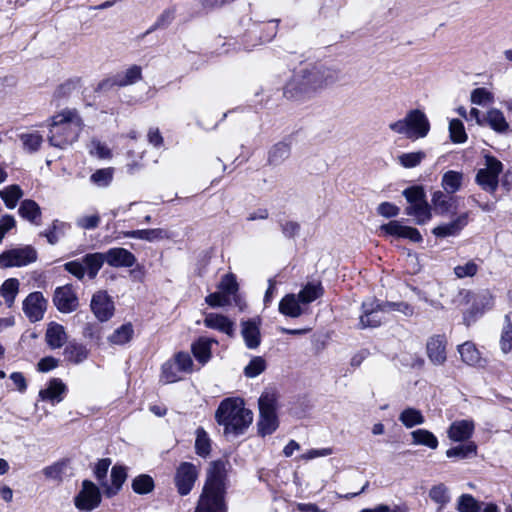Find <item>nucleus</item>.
Returning <instances> with one entry per match:
<instances>
[{
    "label": "nucleus",
    "instance_id": "obj_50",
    "mask_svg": "<svg viewBox=\"0 0 512 512\" xmlns=\"http://www.w3.org/2000/svg\"><path fill=\"white\" fill-rule=\"evenodd\" d=\"M266 361L261 356H254L244 368V375L247 378H255L266 369Z\"/></svg>",
    "mask_w": 512,
    "mask_h": 512
},
{
    "label": "nucleus",
    "instance_id": "obj_27",
    "mask_svg": "<svg viewBox=\"0 0 512 512\" xmlns=\"http://www.w3.org/2000/svg\"><path fill=\"white\" fill-rule=\"evenodd\" d=\"M127 478V471L124 466H114L111 470V481L112 484L108 485L107 483H101V486L104 489L105 495L110 498L115 496L119 490L121 489L122 485L126 481Z\"/></svg>",
    "mask_w": 512,
    "mask_h": 512
},
{
    "label": "nucleus",
    "instance_id": "obj_10",
    "mask_svg": "<svg viewBox=\"0 0 512 512\" xmlns=\"http://www.w3.org/2000/svg\"><path fill=\"white\" fill-rule=\"evenodd\" d=\"M383 302H379L374 298H369L362 303V314L359 317V326L361 328H375L383 322V313H387L383 309Z\"/></svg>",
    "mask_w": 512,
    "mask_h": 512
},
{
    "label": "nucleus",
    "instance_id": "obj_6",
    "mask_svg": "<svg viewBox=\"0 0 512 512\" xmlns=\"http://www.w3.org/2000/svg\"><path fill=\"white\" fill-rule=\"evenodd\" d=\"M503 171V164L494 156H485V167L478 170L476 183L485 191L494 193L499 184V175Z\"/></svg>",
    "mask_w": 512,
    "mask_h": 512
},
{
    "label": "nucleus",
    "instance_id": "obj_33",
    "mask_svg": "<svg viewBox=\"0 0 512 512\" xmlns=\"http://www.w3.org/2000/svg\"><path fill=\"white\" fill-rule=\"evenodd\" d=\"M20 282L17 278L5 280L0 287V294L8 308L14 305L16 296L19 293Z\"/></svg>",
    "mask_w": 512,
    "mask_h": 512
},
{
    "label": "nucleus",
    "instance_id": "obj_56",
    "mask_svg": "<svg viewBox=\"0 0 512 512\" xmlns=\"http://www.w3.org/2000/svg\"><path fill=\"white\" fill-rule=\"evenodd\" d=\"M65 228L66 223L54 220L51 227L41 235L46 237L49 244L54 245L59 241V236L64 233Z\"/></svg>",
    "mask_w": 512,
    "mask_h": 512
},
{
    "label": "nucleus",
    "instance_id": "obj_17",
    "mask_svg": "<svg viewBox=\"0 0 512 512\" xmlns=\"http://www.w3.org/2000/svg\"><path fill=\"white\" fill-rule=\"evenodd\" d=\"M446 338L443 335H433L426 343V353L430 362L436 366L443 365L447 360Z\"/></svg>",
    "mask_w": 512,
    "mask_h": 512
},
{
    "label": "nucleus",
    "instance_id": "obj_20",
    "mask_svg": "<svg viewBox=\"0 0 512 512\" xmlns=\"http://www.w3.org/2000/svg\"><path fill=\"white\" fill-rule=\"evenodd\" d=\"M474 422L469 419L456 420L448 428V438L454 442L468 440L474 432Z\"/></svg>",
    "mask_w": 512,
    "mask_h": 512
},
{
    "label": "nucleus",
    "instance_id": "obj_3",
    "mask_svg": "<svg viewBox=\"0 0 512 512\" xmlns=\"http://www.w3.org/2000/svg\"><path fill=\"white\" fill-rule=\"evenodd\" d=\"M82 127L78 112L65 109L52 117L48 140L52 146L64 149L77 141Z\"/></svg>",
    "mask_w": 512,
    "mask_h": 512
},
{
    "label": "nucleus",
    "instance_id": "obj_19",
    "mask_svg": "<svg viewBox=\"0 0 512 512\" xmlns=\"http://www.w3.org/2000/svg\"><path fill=\"white\" fill-rule=\"evenodd\" d=\"M66 390L67 387L61 379L53 378L48 382L46 388L39 391V399L49 401L54 405L63 400Z\"/></svg>",
    "mask_w": 512,
    "mask_h": 512
},
{
    "label": "nucleus",
    "instance_id": "obj_24",
    "mask_svg": "<svg viewBox=\"0 0 512 512\" xmlns=\"http://www.w3.org/2000/svg\"><path fill=\"white\" fill-rule=\"evenodd\" d=\"M203 323L207 328L218 330L230 337L234 335V322L225 315L218 313H207Z\"/></svg>",
    "mask_w": 512,
    "mask_h": 512
},
{
    "label": "nucleus",
    "instance_id": "obj_30",
    "mask_svg": "<svg viewBox=\"0 0 512 512\" xmlns=\"http://www.w3.org/2000/svg\"><path fill=\"white\" fill-rule=\"evenodd\" d=\"M18 212L22 218L28 220L32 224H40L41 209L34 200L26 199L22 201Z\"/></svg>",
    "mask_w": 512,
    "mask_h": 512
},
{
    "label": "nucleus",
    "instance_id": "obj_32",
    "mask_svg": "<svg viewBox=\"0 0 512 512\" xmlns=\"http://www.w3.org/2000/svg\"><path fill=\"white\" fill-rule=\"evenodd\" d=\"M106 261L104 253H91L83 257L82 262L90 279H94Z\"/></svg>",
    "mask_w": 512,
    "mask_h": 512
},
{
    "label": "nucleus",
    "instance_id": "obj_21",
    "mask_svg": "<svg viewBox=\"0 0 512 512\" xmlns=\"http://www.w3.org/2000/svg\"><path fill=\"white\" fill-rule=\"evenodd\" d=\"M241 334L249 349H256L261 342L260 320L251 319L241 323Z\"/></svg>",
    "mask_w": 512,
    "mask_h": 512
},
{
    "label": "nucleus",
    "instance_id": "obj_57",
    "mask_svg": "<svg viewBox=\"0 0 512 512\" xmlns=\"http://www.w3.org/2000/svg\"><path fill=\"white\" fill-rule=\"evenodd\" d=\"M24 148L30 152L36 151L43 142L42 136L38 132L25 133L20 136Z\"/></svg>",
    "mask_w": 512,
    "mask_h": 512
},
{
    "label": "nucleus",
    "instance_id": "obj_12",
    "mask_svg": "<svg viewBox=\"0 0 512 512\" xmlns=\"http://www.w3.org/2000/svg\"><path fill=\"white\" fill-rule=\"evenodd\" d=\"M90 307L95 317L101 322L109 320L115 309L112 298L102 290L93 294Z\"/></svg>",
    "mask_w": 512,
    "mask_h": 512
},
{
    "label": "nucleus",
    "instance_id": "obj_13",
    "mask_svg": "<svg viewBox=\"0 0 512 512\" xmlns=\"http://www.w3.org/2000/svg\"><path fill=\"white\" fill-rule=\"evenodd\" d=\"M53 302L62 313H71L79 306V300L71 285L58 287L55 290Z\"/></svg>",
    "mask_w": 512,
    "mask_h": 512
},
{
    "label": "nucleus",
    "instance_id": "obj_23",
    "mask_svg": "<svg viewBox=\"0 0 512 512\" xmlns=\"http://www.w3.org/2000/svg\"><path fill=\"white\" fill-rule=\"evenodd\" d=\"M468 218V213H463L449 223L436 226L432 233L440 238L455 236L468 224Z\"/></svg>",
    "mask_w": 512,
    "mask_h": 512
},
{
    "label": "nucleus",
    "instance_id": "obj_25",
    "mask_svg": "<svg viewBox=\"0 0 512 512\" xmlns=\"http://www.w3.org/2000/svg\"><path fill=\"white\" fill-rule=\"evenodd\" d=\"M305 311L296 294H287L279 302V312L287 317L298 318Z\"/></svg>",
    "mask_w": 512,
    "mask_h": 512
},
{
    "label": "nucleus",
    "instance_id": "obj_63",
    "mask_svg": "<svg viewBox=\"0 0 512 512\" xmlns=\"http://www.w3.org/2000/svg\"><path fill=\"white\" fill-rule=\"evenodd\" d=\"M218 287L228 297L232 294H235L238 289L236 279L232 274H226L223 276Z\"/></svg>",
    "mask_w": 512,
    "mask_h": 512
},
{
    "label": "nucleus",
    "instance_id": "obj_14",
    "mask_svg": "<svg viewBox=\"0 0 512 512\" xmlns=\"http://www.w3.org/2000/svg\"><path fill=\"white\" fill-rule=\"evenodd\" d=\"M380 231L387 236L409 239L412 242H421L420 232L413 227L403 225L400 221L392 220L380 226Z\"/></svg>",
    "mask_w": 512,
    "mask_h": 512
},
{
    "label": "nucleus",
    "instance_id": "obj_5",
    "mask_svg": "<svg viewBox=\"0 0 512 512\" xmlns=\"http://www.w3.org/2000/svg\"><path fill=\"white\" fill-rule=\"evenodd\" d=\"M259 420L258 433L261 436L272 434L279 426L277 410V395L273 391H265L258 400Z\"/></svg>",
    "mask_w": 512,
    "mask_h": 512
},
{
    "label": "nucleus",
    "instance_id": "obj_4",
    "mask_svg": "<svg viewBox=\"0 0 512 512\" xmlns=\"http://www.w3.org/2000/svg\"><path fill=\"white\" fill-rule=\"evenodd\" d=\"M389 129L396 134L404 135L408 139L416 140L428 135L430 122L423 111L413 109L408 111L403 119L391 122Z\"/></svg>",
    "mask_w": 512,
    "mask_h": 512
},
{
    "label": "nucleus",
    "instance_id": "obj_44",
    "mask_svg": "<svg viewBox=\"0 0 512 512\" xmlns=\"http://www.w3.org/2000/svg\"><path fill=\"white\" fill-rule=\"evenodd\" d=\"M195 451L201 457H207L211 451V440L202 427L196 429Z\"/></svg>",
    "mask_w": 512,
    "mask_h": 512
},
{
    "label": "nucleus",
    "instance_id": "obj_52",
    "mask_svg": "<svg viewBox=\"0 0 512 512\" xmlns=\"http://www.w3.org/2000/svg\"><path fill=\"white\" fill-rule=\"evenodd\" d=\"M132 489L137 494L150 493L154 489V481L149 475H139L133 479Z\"/></svg>",
    "mask_w": 512,
    "mask_h": 512
},
{
    "label": "nucleus",
    "instance_id": "obj_7",
    "mask_svg": "<svg viewBox=\"0 0 512 512\" xmlns=\"http://www.w3.org/2000/svg\"><path fill=\"white\" fill-rule=\"evenodd\" d=\"M199 473V466L191 462H181L176 467L174 474V484L177 492L181 496H186L192 491L199 477Z\"/></svg>",
    "mask_w": 512,
    "mask_h": 512
},
{
    "label": "nucleus",
    "instance_id": "obj_41",
    "mask_svg": "<svg viewBox=\"0 0 512 512\" xmlns=\"http://www.w3.org/2000/svg\"><path fill=\"white\" fill-rule=\"evenodd\" d=\"M458 352L462 361L466 364L474 366L480 363V353L472 342H465L459 345Z\"/></svg>",
    "mask_w": 512,
    "mask_h": 512
},
{
    "label": "nucleus",
    "instance_id": "obj_53",
    "mask_svg": "<svg viewBox=\"0 0 512 512\" xmlns=\"http://www.w3.org/2000/svg\"><path fill=\"white\" fill-rule=\"evenodd\" d=\"M113 173V168L98 169L91 175L90 180L98 187H107L112 182Z\"/></svg>",
    "mask_w": 512,
    "mask_h": 512
},
{
    "label": "nucleus",
    "instance_id": "obj_38",
    "mask_svg": "<svg viewBox=\"0 0 512 512\" xmlns=\"http://www.w3.org/2000/svg\"><path fill=\"white\" fill-rule=\"evenodd\" d=\"M64 355L68 361L79 364L88 357V349L82 344L70 342L64 349Z\"/></svg>",
    "mask_w": 512,
    "mask_h": 512
},
{
    "label": "nucleus",
    "instance_id": "obj_60",
    "mask_svg": "<svg viewBox=\"0 0 512 512\" xmlns=\"http://www.w3.org/2000/svg\"><path fill=\"white\" fill-rule=\"evenodd\" d=\"M478 272V265L475 261L470 260L462 265L454 268V273L458 278L473 277Z\"/></svg>",
    "mask_w": 512,
    "mask_h": 512
},
{
    "label": "nucleus",
    "instance_id": "obj_28",
    "mask_svg": "<svg viewBox=\"0 0 512 512\" xmlns=\"http://www.w3.org/2000/svg\"><path fill=\"white\" fill-rule=\"evenodd\" d=\"M65 328L56 322H51L46 330L45 339L51 349L61 348L67 342Z\"/></svg>",
    "mask_w": 512,
    "mask_h": 512
},
{
    "label": "nucleus",
    "instance_id": "obj_9",
    "mask_svg": "<svg viewBox=\"0 0 512 512\" xmlns=\"http://www.w3.org/2000/svg\"><path fill=\"white\" fill-rule=\"evenodd\" d=\"M102 497L99 488L90 480H84L80 491L74 497L75 507L82 512H91L101 503Z\"/></svg>",
    "mask_w": 512,
    "mask_h": 512
},
{
    "label": "nucleus",
    "instance_id": "obj_42",
    "mask_svg": "<svg viewBox=\"0 0 512 512\" xmlns=\"http://www.w3.org/2000/svg\"><path fill=\"white\" fill-rule=\"evenodd\" d=\"M23 196V191L19 185H9L0 190V197L8 209H14L19 199Z\"/></svg>",
    "mask_w": 512,
    "mask_h": 512
},
{
    "label": "nucleus",
    "instance_id": "obj_29",
    "mask_svg": "<svg viewBox=\"0 0 512 512\" xmlns=\"http://www.w3.org/2000/svg\"><path fill=\"white\" fill-rule=\"evenodd\" d=\"M429 498L437 505V511L440 512L451 502L450 489L444 483L433 485L429 490Z\"/></svg>",
    "mask_w": 512,
    "mask_h": 512
},
{
    "label": "nucleus",
    "instance_id": "obj_40",
    "mask_svg": "<svg viewBox=\"0 0 512 512\" xmlns=\"http://www.w3.org/2000/svg\"><path fill=\"white\" fill-rule=\"evenodd\" d=\"M413 444L424 445L430 449L438 447V440L436 436L426 429H417L411 432Z\"/></svg>",
    "mask_w": 512,
    "mask_h": 512
},
{
    "label": "nucleus",
    "instance_id": "obj_2",
    "mask_svg": "<svg viewBox=\"0 0 512 512\" xmlns=\"http://www.w3.org/2000/svg\"><path fill=\"white\" fill-rule=\"evenodd\" d=\"M215 418L217 423L224 427L226 435L238 436L252 423L253 414L245 408L242 399L226 398L216 410Z\"/></svg>",
    "mask_w": 512,
    "mask_h": 512
},
{
    "label": "nucleus",
    "instance_id": "obj_59",
    "mask_svg": "<svg viewBox=\"0 0 512 512\" xmlns=\"http://www.w3.org/2000/svg\"><path fill=\"white\" fill-rule=\"evenodd\" d=\"M383 309L386 312L397 311L407 317H411L414 314V308L406 302H383Z\"/></svg>",
    "mask_w": 512,
    "mask_h": 512
},
{
    "label": "nucleus",
    "instance_id": "obj_62",
    "mask_svg": "<svg viewBox=\"0 0 512 512\" xmlns=\"http://www.w3.org/2000/svg\"><path fill=\"white\" fill-rule=\"evenodd\" d=\"M172 363L177 366L178 371L188 373L192 371L193 361L188 353L179 352Z\"/></svg>",
    "mask_w": 512,
    "mask_h": 512
},
{
    "label": "nucleus",
    "instance_id": "obj_46",
    "mask_svg": "<svg viewBox=\"0 0 512 512\" xmlns=\"http://www.w3.org/2000/svg\"><path fill=\"white\" fill-rule=\"evenodd\" d=\"M477 453V446L474 442H469L464 445H458L452 447L446 451L448 458L457 457L459 459H465L470 456H475Z\"/></svg>",
    "mask_w": 512,
    "mask_h": 512
},
{
    "label": "nucleus",
    "instance_id": "obj_34",
    "mask_svg": "<svg viewBox=\"0 0 512 512\" xmlns=\"http://www.w3.org/2000/svg\"><path fill=\"white\" fill-rule=\"evenodd\" d=\"M405 213L409 216H413L416 224L422 225L431 219V211L426 200L409 205L405 209Z\"/></svg>",
    "mask_w": 512,
    "mask_h": 512
},
{
    "label": "nucleus",
    "instance_id": "obj_55",
    "mask_svg": "<svg viewBox=\"0 0 512 512\" xmlns=\"http://www.w3.org/2000/svg\"><path fill=\"white\" fill-rule=\"evenodd\" d=\"M449 133L452 142L464 143L467 140L464 125L459 119H452L449 123Z\"/></svg>",
    "mask_w": 512,
    "mask_h": 512
},
{
    "label": "nucleus",
    "instance_id": "obj_1",
    "mask_svg": "<svg viewBox=\"0 0 512 512\" xmlns=\"http://www.w3.org/2000/svg\"><path fill=\"white\" fill-rule=\"evenodd\" d=\"M338 80L336 70L311 66L295 72L284 87V96L292 100L309 98Z\"/></svg>",
    "mask_w": 512,
    "mask_h": 512
},
{
    "label": "nucleus",
    "instance_id": "obj_39",
    "mask_svg": "<svg viewBox=\"0 0 512 512\" xmlns=\"http://www.w3.org/2000/svg\"><path fill=\"white\" fill-rule=\"evenodd\" d=\"M399 421L406 428H413L414 426L422 425L425 422V418L420 410L408 407L400 413Z\"/></svg>",
    "mask_w": 512,
    "mask_h": 512
},
{
    "label": "nucleus",
    "instance_id": "obj_45",
    "mask_svg": "<svg viewBox=\"0 0 512 512\" xmlns=\"http://www.w3.org/2000/svg\"><path fill=\"white\" fill-rule=\"evenodd\" d=\"M133 333V326L127 323L117 328L108 339L112 344L123 345L131 340Z\"/></svg>",
    "mask_w": 512,
    "mask_h": 512
},
{
    "label": "nucleus",
    "instance_id": "obj_51",
    "mask_svg": "<svg viewBox=\"0 0 512 512\" xmlns=\"http://www.w3.org/2000/svg\"><path fill=\"white\" fill-rule=\"evenodd\" d=\"M290 155V146L285 142L275 144L269 151V161L272 164H279Z\"/></svg>",
    "mask_w": 512,
    "mask_h": 512
},
{
    "label": "nucleus",
    "instance_id": "obj_47",
    "mask_svg": "<svg viewBox=\"0 0 512 512\" xmlns=\"http://www.w3.org/2000/svg\"><path fill=\"white\" fill-rule=\"evenodd\" d=\"M426 154L423 151L402 153L397 157L398 162L404 168H414L425 159Z\"/></svg>",
    "mask_w": 512,
    "mask_h": 512
},
{
    "label": "nucleus",
    "instance_id": "obj_8",
    "mask_svg": "<svg viewBox=\"0 0 512 512\" xmlns=\"http://www.w3.org/2000/svg\"><path fill=\"white\" fill-rule=\"evenodd\" d=\"M37 260L36 250L30 246L16 247L6 250L0 254V267H22Z\"/></svg>",
    "mask_w": 512,
    "mask_h": 512
},
{
    "label": "nucleus",
    "instance_id": "obj_64",
    "mask_svg": "<svg viewBox=\"0 0 512 512\" xmlns=\"http://www.w3.org/2000/svg\"><path fill=\"white\" fill-rule=\"evenodd\" d=\"M205 301L209 306H211L213 308L223 307L230 303L229 297L226 294H224L222 291L209 294L205 298Z\"/></svg>",
    "mask_w": 512,
    "mask_h": 512
},
{
    "label": "nucleus",
    "instance_id": "obj_31",
    "mask_svg": "<svg viewBox=\"0 0 512 512\" xmlns=\"http://www.w3.org/2000/svg\"><path fill=\"white\" fill-rule=\"evenodd\" d=\"M212 343H216V341L202 337L192 344V353L200 363L205 364L211 358Z\"/></svg>",
    "mask_w": 512,
    "mask_h": 512
},
{
    "label": "nucleus",
    "instance_id": "obj_22",
    "mask_svg": "<svg viewBox=\"0 0 512 512\" xmlns=\"http://www.w3.org/2000/svg\"><path fill=\"white\" fill-rule=\"evenodd\" d=\"M104 255L112 267H132L136 263V257L124 248H111Z\"/></svg>",
    "mask_w": 512,
    "mask_h": 512
},
{
    "label": "nucleus",
    "instance_id": "obj_61",
    "mask_svg": "<svg viewBox=\"0 0 512 512\" xmlns=\"http://www.w3.org/2000/svg\"><path fill=\"white\" fill-rule=\"evenodd\" d=\"M403 195L409 202V205H413L425 200V193L422 187L413 186L405 189Z\"/></svg>",
    "mask_w": 512,
    "mask_h": 512
},
{
    "label": "nucleus",
    "instance_id": "obj_15",
    "mask_svg": "<svg viewBox=\"0 0 512 512\" xmlns=\"http://www.w3.org/2000/svg\"><path fill=\"white\" fill-rule=\"evenodd\" d=\"M47 307V301L41 292H32L23 301V311L31 322L43 318Z\"/></svg>",
    "mask_w": 512,
    "mask_h": 512
},
{
    "label": "nucleus",
    "instance_id": "obj_36",
    "mask_svg": "<svg viewBox=\"0 0 512 512\" xmlns=\"http://www.w3.org/2000/svg\"><path fill=\"white\" fill-rule=\"evenodd\" d=\"M125 237L141 239L148 242H154L157 240H161L166 237L165 230L161 228L155 229H142V230H132L124 233Z\"/></svg>",
    "mask_w": 512,
    "mask_h": 512
},
{
    "label": "nucleus",
    "instance_id": "obj_37",
    "mask_svg": "<svg viewBox=\"0 0 512 512\" xmlns=\"http://www.w3.org/2000/svg\"><path fill=\"white\" fill-rule=\"evenodd\" d=\"M463 173L450 170L447 171L441 181L442 188L450 194H453L460 190L462 186Z\"/></svg>",
    "mask_w": 512,
    "mask_h": 512
},
{
    "label": "nucleus",
    "instance_id": "obj_43",
    "mask_svg": "<svg viewBox=\"0 0 512 512\" xmlns=\"http://www.w3.org/2000/svg\"><path fill=\"white\" fill-rule=\"evenodd\" d=\"M500 347L503 353H508L512 350V313H508L504 317Z\"/></svg>",
    "mask_w": 512,
    "mask_h": 512
},
{
    "label": "nucleus",
    "instance_id": "obj_54",
    "mask_svg": "<svg viewBox=\"0 0 512 512\" xmlns=\"http://www.w3.org/2000/svg\"><path fill=\"white\" fill-rule=\"evenodd\" d=\"M470 100L475 105L485 106L494 102V95L486 88L480 87L471 92Z\"/></svg>",
    "mask_w": 512,
    "mask_h": 512
},
{
    "label": "nucleus",
    "instance_id": "obj_26",
    "mask_svg": "<svg viewBox=\"0 0 512 512\" xmlns=\"http://www.w3.org/2000/svg\"><path fill=\"white\" fill-rule=\"evenodd\" d=\"M484 125H488L493 131L503 134L509 130V123L506 120L504 113L497 108H490L484 116Z\"/></svg>",
    "mask_w": 512,
    "mask_h": 512
},
{
    "label": "nucleus",
    "instance_id": "obj_58",
    "mask_svg": "<svg viewBox=\"0 0 512 512\" xmlns=\"http://www.w3.org/2000/svg\"><path fill=\"white\" fill-rule=\"evenodd\" d=\"M177 366L172 362H166L162 366L161 380L164 383H174L181 379Z\"/></svg>",
    "mask_w": 512,
    "mask_h": 512
},
{
    "label": "nucleus",
    "instance_id": "obj_35",
    "mask_svg": "<svg viewBox=\"0 0 512 512\" xmlns=\"http://www.w3.org/2000/svg\"><path fill=\"white\" fill-rule=\"evenodd\" d=\"M324 293V289L320 283H308L297 294L303 306L317 300Z\"/></svg>",
    "mask_w": 512,
    "mask_h": 512
},
{
    "label": "nucleus",
    "instance_id": "obj_11",
    "mask_svg": "<svg viewBox=\"0 0 512 512\" xmlns=\"http://www.w3.org/2000/svg\"><path fill=\"white\" fill-rule=\"evenodd\" d=\"M194 512H226L224 492L203 487Z\"/></svg>",
    "mask_w": 512,
    "mask_h": 512
},
{
    "label": "nucleus",
    "instance_id": "obj_48",
    "mask_svg": "<svg viewBox=\"0 0 512 512\" xmlns=\"http://www.w3.org/2000/svg\"><path fill=\"white\" fill-rule=\"evenodd\" d=\"M453 199L447 197L442 191H436L432 196V204L438 214H446L452 210Z\"/></svg>",
    "mask_w": 512,
    "mask_h": 512
},
{
    "label": "nucleus",
    "instance_id": "obj_49",
    "mask_svg": "<svg viewBox=\"0 0 512 512\" xmlns=\"http://www.w3.org/2000/svg\"><path fill=\"white\" fill-rule=\"evenodd\" d=\"M459 512H480V503L471 494H462L456 502Z\"/></svg>",
    "mask_w": 512,
    "mask_h": 512
},
{
    "label": "nucleus",
    "instance_id": "obj_18",
    "mask_svg": "<svg viewBox=\"0 0 512 512\" xmlns=\"http://www.w3.org/2000/svg\"><path fill=\"white\" fill-rule=\"evenodd\" d=\"M142 79V68L139 65H132L122 72L117 73L111 79L103 82L101 86L126 87L133 85Z\"/></svg>",
    "mask_w": 512,
    "mask_h": 512
},
{
    "label": "nucleus",
    "instance_id": "obj_16",
    "mask_svg": "<svg viewBox=\"0 0 512 512\" xmlns=\"http://www.w3.org/2000/svg\"><path fill=\"white\" fill-rule=\"evenodd\" d=\"M228 465V462L223 460L211 462L204 487L224 492Z\"/></svg>",
    "mask_w": 512,
    "mask_h": 512
}]
</instances>
